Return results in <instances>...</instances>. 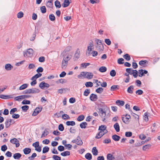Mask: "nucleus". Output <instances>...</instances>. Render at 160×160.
<instances>
[{
    "instance_id": "59",
    "label": "nucleus",
    "mask_w": 160,
    "mask_h": 160,
    "mask_svg": "<svg viewBox=\"0 0 160 160\" xmlns=\"http://www.w3.org/2000/svg\"><path fill=\"white\" fill-rule=\"evenodd\" d=\"M62 118L64 120H66L67 119H70V117L67 114H64L62 116Z\"/></svg>"
},
{
    "instance_id": "25",
    "label": "nucleus",
    "mask_w": 160,
    "mask_h": 160,
    "mask_svg": "<svg viewBox=\"0 0 160 160\" xmlns=\"http://www.w3.org/2000/svg\"><path fill=\"white\" fill-rule=\"evenodd\" d=\"M130 75H132L135 78H136L138 76V72L136 70H132V73H131Z\"/></svg>"
},
{
    "instance_id": "50",
    "label": "nucleus",
    "mask_w": 160,
    "mask_h": 160,
    "mask_svg": "<svg viewBox=\"0 0 160 160\" xmlns=\"http://www.w3.org/2000/svg\"><path fill=\"white\" fill-rule=\"evenodd\" d=\"M124 59L122 58H119L118 60V63L119 64H122L124 63Z\"/></svg>"
},
{
    "instance_id": "60",
    "label": "nucleus",
    "mask_w": 160,
    "mask_h": 160,
    "mask_svg": "<svg viewBox=\"0 0 160 160\" xmlns=\"http://www.w3.org/2000/svg\"><path fill=\"white\" fill-rule=\"evenodd\" d=\"M43 69L42 67H39L36 70V72L39 73V72H43Z\"/></svg>"
},
{
    "instance_id": "10",
    "label": "nucleus",
    "mask_w": 160,
    "mask_h": 160,
    "mask_svg": "<svg viewBox=\"0 0 160 160\" xmlns=\"http://www.w3.org/2000/svg\"><path fill=\"white\" fill-rule=\"evenodd\" d=\"M105 134L104 132L100 131L97 134L95 138L97 139H99Z\"/></svg>"
},
{
    "instance_id": "49",
    "label": "nucleus",
    "mask_w": 160,
    "mask_h": 160,
    "mask_svg": "<svg viewBox=\"0 0 160 160\" xmlns=\"http://www.w3.org/2000/svg\"><path fill=\"white\" fill-rule=\"evenodd\" d=\"M52 158L54 160H61V157L58 155H53Z\"/></svg>"
},
{
    "instance_id": "18",
    "label": "nucleus",
    "mask_w": 160,
    "mask_h": 160,
    "mask_svg": "<svg viewBox=\"0 0 160 160\" xmlns=\"http://www.w3.org/2000/svg\"><path fill=\"white\" fill-rule=\"evenodd\" d=\"M24 153L25 154H28L30 153L31 152V150L29 148H25L23 150Z\"/></svg>"
},
{
    "instance_id": "38",
    "label": "nucleus",
    "mask_w": 160,
    "mask_h": 160,
    "mask_svg": "<svg viewBox=\"0 0 160 160\" xmlns=\"http://www.w3.org/2000/svg\"><path fill=\"white\" fill-rule=\"evenodd\" d=\"M90 93V90L88 89H86L84 92L83 95L85 96H87Z\"/></svg>"
},
{
    "instance_id": "52",
    "label": "nucleus",
    "mask_w": 160,
    "mask_h": 160,
    "mask_svg": "<svg viewBox=\"0 0 160 160\" xmlns=\"http://www.w3.org/2000/svg\"><path fill=\"white\" fill-rule=\"evenodd\" d=\"M37 154L35 153H33L31 156L29 157L28 158L30 160H33V158H35L37 156Z\"/></svg>"
},
{
    "instance_id": "39",
    "label": "nucleus",
    "mask_w": 160,
    "mask_h": 160,
    "mask_svg": "<svg viewBox=\"0 0 160 160\" xmlns=\"http://www.w3.org/2000/svg\"><path fill=\"white\" fill-rule=\"evenodd\" d=\"M40 9L42 13H45L46 12L47 10L45 6L41 7Z\"/></svg>"
},
{
    "instance_id": "21",
    "label": "nucleus",
    "mask_w": 160,
    "mask_h": 160,
    "mask_svg": "<svg viewBox=\"0 0 160 160\" xmlns=\"http://www.w3.org/2000/svg\"><path fill=\"white\" fill-rule=\"evenodd\" d=\"M92 151L93 155L96 156L98 154V151L96 147H94L93 148Z\"/></svg>"
},
{
    "instance_id": "53",
    "label": "nucleus",
    "mask_w": 160,
    "mask_h": 160,
    "mask_svg": "<svg viewBox=\"0 0 160 160\" xmlns=\"http://www.w3.org/2000/svg\"><path fill=\"white\" fill-rule=\"evenodd\" d=\"M18 18H20L23 16V13L22 12H19L17 15Z\"/></svg>"
},
{
    "instance_id": "44",
    "label": "nucleus",
    "mask_w": 160,
    "mask_h": 160,
    "mask_svg": "<svg viewBox=\"0 0 160 160\" xmlns=\"http://www.w3.org/2000/svg\"><path fill=\"white\" fill-rule=\"evenodd\" d=\"M103 90V88L99 87L96 89V92L98 93H101Z\"/></svg>"
},
{
    "instance_id": "32",
    "label": "nucleus",
    "mask_w": 160,
    "mask_h": 160,
    "mask_svg": "<svg viewBox=\"0 0 160 160\" xmlns=\"http://www.w3.org/2000/svg\"><path fill=\"white\" fill-rule=\"evenodd\" d=\"M28 84L25 83L22 85L19 88V90H22L27 88L28 87Z\"/></svg>"
},
{
    "instance_id": "16",
    "label": "nucleus",
    "mask_w": 160,
    "mask_h": 160,
    "mask_svg": "<svg viewBox=\"0 0 160 160\" xmlns=\"http://www.w3.org/2000/svg\"><path fill=\"white\" fill-rule=\"evenodd\" d=\"M70 4V2L69 0H65L64 3L62 4V6L63 8H66L68 7Z\"/></svg>"
},
{
    "instance_id": "2",
    "label": "nucleus",
    "mask_w": 160,
    "mask_h": 160,
    "mask_svg": "<svg viewBox=\"0 0 160 160\" xmlns=\"http://www.w3.org/2000/svg\"><path fill=\"white\" fill-rule=\"evenodd\" d=\"M71 142L73 143H75L77 145L79 146L82 145L83 143L79 136H78L76 139H75L72 140Z\"/></svg>"
},
{
    "instance_id": "30",
    "label": "nucleus",
    "mask_w": 160,
    "mask_h": 160,
    "mask_svg": "<svg viewBox=\"0 0 160 160\" xmlns=\"http://www.w3.org/2000/svg\"><path fill=\"white\" fill-rule=\"evenodd\" d=\"M67 82V80L64 79H59L56 82V83L57 84L59 83H66Z\"/></svg>"
},
{
    "instance_id": "24",
    "label": "nucleus",
    "mask_w": 160,
    "mask_h": 160,
    "mask_svg": "<svg viewBox=\"0 0 160 160\" xmlns=\"http://www.w3.org/2000/svg\"><path fill=\"white\" fill-rule=\"evenodd\" d=\"M112 138L115 141H118L120 138V137L116 134L113 135L112 137Z\"/></svg>"
},
{
    "instance_id": "20",
    "label": "nucleus",
    "mask_w": 160,
    "mask_h": 160,
    "mask_svg": "<svg viewBox=\"0 0 160 160\" xmlns=\"http://www.w3.org/2000/svg\"><path fill=\"white\" fill-rule=\"evenodd\" d=\"M21 156L22 155L20 153H17L14 154L13 157L15 159H18L21 157Z\"/></svg>"
},
{
    "instance_id": "6",
    "label": "nucleus",
    "mask_w": 160,
    "mask_h": 160,
    "mask_svg": "<svg viewBox=\"0 0 160 160\" xmlns=\"http://www.w3.org/2000/svg\"><path fill=\"white\" fill-rule=\"evenodd\" d=\"M107 127L105 125H101L99 127L98 130L103 132L104 133H107L108 132V131L106 129Z\"/></svg>"
},
{
    "instance_id": "15",
    "label": "nucleus",
    "mask_w": 160,
    "mask_h": 160,
    "mask_svg": "<svg viewBox=\"0 0 160 160\" xmlns=\"http://www.w3.org/2000/svg\"><path fill=\"white\" fill-rule=\"evenodd\" d=\"M87 72H81L80 74L78 76V77L79 78H81L82 77L84 78H86Z\"/></svg>"
},
{
    "instance_id": "51",
    "label": "nucleus",
    "mask_w": 160,
    "mask_h": 160,
    "mask_svg": "<svg viewBox=\"0 0 160 160\" xmlns=\"http://www.w3.org/2000/svg\"><path fill=\"white\" fill-rule=\"evenodd\" d=\"M110 74L112 77H114L116 75L115 71L114 70H112L110 72Z\"/></svg>"
},
{
    "instance_id": "17",
    "label": "nucleus",
    "mask_w": 160,
    "mask_h": 160,
    "mask_svg": "<svg viewBox=\"0 0 160 160\" xmlns=\"http://www.w3.org/2000/svg\"><path fill=\"white\" fill-rule=\"evenodd\" d=\"M93 76V74L91 72H87L86 78L88 79H91Z\"/></svg>"
},
{
    "instance_id": "46",
    "label": "nucleus",
    "mask_w": 160,
    "mask_h": 160,
    "mask_svg": "<svg viewBox=\"0 0 160 160\" xmlns=\"http://www.w3.org/2000/svg\"><path fill=\"white\" fill-rule=\"evenodd\" d=\"M130 112L131 114L134 117L135 119H137L138 120L139 119V117L138 115L133 112L131 110H130Z\"/></svg>"
},
{
    "instance_id": "47",
    "label": "nucleus",
    "mask_w": 160,
    "mask_h": 160,
    "mask_svg": "<svg viewBox=\"0 0 160 160\" xmlns=\"http://www.w3.org/2000/svg\"><path fill=\"white\" fill-rule=\"evenodd\" d=\"M50 20L52 21H54L55 19V17L53 14H50L49 15Z\"/></svg>"
},
{
    "instance_id": "37",
    "label": "nucleus",
    "mask_w": 160,
    "mask_h": 160,
    "mask_svg": "<svg viewBox=\"0 0 160 160\" xmlns=\"http://www.w3.org/2000/svg\"><path fill=\"white\" fill-rule=\"evenodd\" d=\"M85 85L86 87H92L93 86V84L91 82H87L85 83Z\"/></svg>"
},
{
    "instance_id": "28",
    "label": "nucleus",
    "mask_w": 160,
    "mask_h": 160,
    "mask_svg": "<svg viewBox=\"0 0 160 160\" xmlns=\"http://www.w3.org/2000/svg\"><path fill=\"white\" fill-rule=\"evenodd\" d=\"M85 158L88 160H91L92 159V155L89 153H88L85 155Z\"/></svg>"
},
{
    "instance_id": "14",
    "label": "nucleus",
    "mask_w": 160,
    "mask_h": 160,
    "mask_svg": "<svg viewBox=\"0 0 160 160\" xmlns=\"http://www.w3.org/2000/svg\"><path fill=\"white\" fill-rule=\"evenodd\" d=\"M80 57V51L78 49L77 50L74 55V59L75 60H77Z\"/></svg>"
},
{
    "instance_id": "31",
    "label": "nucleus",
    "mask_w": 160,
    "mask_h": 160,
    "mask_svg": "<svg viewBox=\"0 0 160 160\" xmlns=\"http://www.w3.org/2000/svg\"><path fill=\"white\" fill-rule=\"evenodd\" d=\"M87 125L88 123L86 122H83L80 124V126L82 128H85Z\"/></svg>"
},
{
    "instance_id": "42",
    "label": "nucleus",
    "mask_w": 160,
    "mask_h": 160,
    "mask_svg": "<svg viewBox=\"0 0 160 160\" xmlns=\"http://www.w3.org/2000/svg\"><path fill=\"white\" fill-rule=\"evenodd\" d=\"M49 133L48 131L46 130L45 129L43 133H42L41 135V138H43L47 136Z\"/></svg>"
},
{
    "instance_id": "4",
    "label": "nucleus",
    "mask_w": 160,
    "mask_h": 160,
    "mask_svg": "<svg viewBox=\"0 0 160 160\" xmlns=\"http://www.w3.org/2000/svg\"><path fill=\"white\" fill-rule=\"evenodd\" d=\"M10 142L13 144H15L16 145V148H18L20 146V143L19 141L16 138H13L12 139L10 140Z\"/></svg>"
},
{
    "instance_id": "29",
    "label": "nucleus",
    "mask_w": 160,
    "mask_h": 160,
    "mask_svg": "<svg viewBox=\"0 0 160 160\" xmlns=\"http://www.w3.org/2000/svg\"><path fill=\"white\" fill-rule=\"evenodd\" d=\"M66 124L68 126H73L75 125V123L73 121H68L66 122Z\"/></svg>"
},
{
    "instance_id": "5",
    "label": "nucleus",
    "mask_w": 160,
    "mask_h": 160,
    "mask_svg": "<svg viewBox=\"0 0 160 160\" xmlns=\"http://www.w3.org/2000/svg\"><path fill=\"white\" fill-rule=\"evenodd\" d=\"M42 109V108L37 107L34 110L32 115L34 116L37 115L41 111Z\"/></svg>"
},
{
    "instance_id": "41",
    "label": "nucleus",
    "mask_w": 160,
    "mask_h": 160,
    "mask_svg": "<svg viewBox=\"0 0 160 160\" xmlns=\"http://www.w3.org/2000/svg\"><path fill=\"white\" fill-rule=\"evenodd\" d=\"M123 57L127 61H129L131 59L130 56L128 54H126Z\"/></svg>"
},
{
    "instance_id": "22",
    "label": "nucleus",
    "mask_w": 160,
    "mask_h": 160,
    "mask_svg": "<svg viewBox=\"0 0 160 160\" xmlns=\"http://www.w3.org/2000/svg\"><path fill=\"white\" fill-rule=\"evenodd\" d=\"M114 128L117 132H119L120 131V127L118 123H116L114 125Z\"/></svg>"
},
{
    "instance_id": "27",
    "label": "nucleus",
    "mask_w": 160,
    "mask_h": 160,
    "mask_svg": "<svg viewBox=\"0 0 160 160\" xmlns=\"http://www.w3.org/2000/svg\"><path fill=\"white\" fill-rule=\"evenodd\" d=\"M70 154V152L68 151H65L61 153V155L63 157H65L67 156H69Z\"/></svg>"
},
{
    "instance_id": "43",
    "label": "nucleus",
    "mask_w": 160,
    "mask_h": 160,
    "mask_svg": "<svg viewBox=\"0 0 160 160\" xmlns=\"http://www.w3.org/2000/svg\"><path fill=\"white\" fill-rule=\"evenodd\" d=\"M84 119V116L83 115L79 116L77 118V120L78 121H81Z\"/></svg>"
},
{
    "instance_id": "26",
    "label": "nucleus",
    "mask_w": 160,
    "mask_h": 160,
    "mask_svg": "<svg viewBox=\"0 0 160 160\" xmlns=\"http://www.w3.org/2000/svg\"><path fill=\"white\" fill-rule=\"evenodd\" d=\"M97 50L100 51H102L103 49V46L102 44H99V45H97L96 47Z\"/></svg>"
},
{
    "instance_id": "48",
    "label": "nucleus",
    "mask_w": 160,
    "mask_h": 160,
    "mask_svg": "<svg viewBox=\"0 0 160 160\" xmlns=\"http://www.w3.org/2000/svg\"><path fill=\"white\" fill-rule=\"evenodd\" d=\"M55 5L56 8H60L61 7L60 2L57 0L55 2Z\"/></svg>"
},
{
    "instance_id": "12",
    "label": "nucleus",
    "mask_w": 160,
    "mask_h": 160,
    "mask_svg": "<svg viewBox=\"0 0 160 160\" xmlns=\"http://www.w3.org/2000/svg\"><path fill=\"white\" fill-rule=\"evenodd\" d=\"M68 63V61L65 58V57H64L62 61V68L65 67Z\"/></svg>"
},
{
    "instance_id": "56",
    "label": "nucleus",
    "mask_w": 160,
    "mask_h": 160,
    "mask_svg": "<svg viewBox=\"0 0 160 160\" xmlns=\"http://www.w3.org/2000/svg\"><path fill=\"white\" fill-rule=\"evenodd\" d=\"M58 150L60 152H62L64 150V147L62 145H60L58 147Z\"/></svg>"
},
{
    "instance_id": "9",
    "label": "nucleus",
    "mask_w": 160,
    "mask_h": 160,
    "mask_svg": "<svg viewBox=\"0 0 160 160\" xmlns=\"http://www.w3.org/2000/svg\"><path fill=\"white\" fill-rule=\"evenodd\" d=\"M90 99L92 101H95L98 99L97 96L96 94L92 93L90 96Z\"/></svg>"
},
{
    "instance_id": "34",
    "label": "nucleus",
    "mask_w": 160,
    "mask_h": 160,
    "mask_svg": "<svg viewBox=\"0 0 160 160\" xmlns=\"http://www.w3.org/2000/svg\"><path fill=\"white\" fill-rule=\"evenodd\" d=\"M107 68L104 66H102L99 69V71L102 72H105L107 71Z\"/></svg>"
},
{
    "instance_id": "64",
    "label": "nucleus",
    "mask_w": 160,
    "mask_h": 160,
    "mask_svg": "<svg viewBox=\"0 0 160 160\" xmlns=\"http://www.w3.org/2000/svg\"><path fill=\"white\" fill-rule=\"evenodd\" d=\"M112 155L110 153L108 154L107 158V160H112Z\"/></svg>"
},
{
    "instance_id": "61",
    "label": "nucleus",
    "mask_w": 160,
    "mask_h": 160,
    "mask_svg": "<svg viewBox=\"0 0 160 160\" xmlns=\"http://www.w3.org/2000/svg\"><path fill=\"white\" fill-rule=\"evenodd\" d=\"M132 135V133L131 132H125V135L126 137H130Z\"/></svg>"
},
{
    "instance_id": "63",
    "label": "nucleus",
    "mask_w": 160,
    "mask_h": 160,
    "mask_svg": "<svg viewBox=\"0 0 160 160\" xmlns=\"http://www.w3.org/2000/svg\"><path fill=\"white\" fill-rule=\"evenodd\" d=\"M45 61V58L43 56L39 57V61L41 62H44Z\"/></svg>"
},
{
    "instance_id": "58",
    "label": "nucleus",
    "mask_w": 160,
    "mask_h": 160,
    "mask_svg": "<svg viewBox=\"0 0 160 160\" xmlns=\"http://www.w3.org/2000/svg\"><path fill=\"white\" fill-rule=\"evenodd\" d=\"M7 147L6 145H4L1 146V149L3 152L5 151L7 149Z\"/></svg>"
},
{
    "instance_id": "57",
    "label": "nucleus",
    "mask_w": 160,
    "mask_h": 160,
    "mask_svg": "<svg viewBox=\"0 0 160 160\" xmlns=\"http://www.w3.org/2000/svg\"><path fill=\"white\" fill-rule=\"evenodd\" d=\"M5 124L6 128H9L11 124V123L9 122H8V120H7V119L6 120V121L5 122Z\"/></svg>"
},
{
    "instance_id": "40",
    "label": "nucleus",
    "mask_w": 160,
    "mask_h": 160,
    "mask_svg": "<svg viewBox=\"0 0 160 160\" xmlns=\"http://www.w3.org/2000/svg\"><path fill=\"white\" fill-rule=\"evenodd\" d=\"M29 107L27 105H24L21 108L23 112H26L29 109Z\"/></svg>"
},
{
    "instance_id": "62",
    "label": "nucleus",
    "mask_w": 160,
    "mask_h": 160,
    "mask_svg": "<svg viewBox=\"0 0 160 160\" xmlns=\"http://www.w3.org/2000/svg\"><path fill=\"white\" fill-rule=\"evenodd\" d=\"M53 3L51 2H48L46 3V6L49 8H52V7Z\"/></svg>"
},
{
    "instance_id": "13",
    "label": "nucleus",
    "mask_w": 160,
    "mask_h": 160,
    "mask_svg": "<svg viewBox=\"0 0 160 160\" xmlns=\"http://www.w3.org/2000/svg\"><path fill=\"white\" fill-rule=\"evenodd\" d=\"M13 68L10 64H7L5 66V69L7 71H10Z\"/></svg>"
},
{
    "instance_id": "1",
    "label": "nucleus",
    "mask_w": 160,
    "mask_h": 160,
    "mask_svg": "<svg viewBox=\"0 0 160 160\" xmlns=\"http://www.w3.org/2000/svg\"><path fill=\"white\" fill-rule=\"evenodd\" d=\"M33 53V51L32 49L29 48L26 51L23 52V55L24 57H32Z\"/></svg>"
},
{
    "instance_id": "55",
    "label": "nucleus",
    "mask_w": 160,
    "mask_h": 160,
    "mask_svg": "<svg viewBox=\"0 0 160 160\" xmlns=\"http://www.w3.org/2000/svg\"><path fill=\"white\" fill-rule=\"evenodd\" d=\"M58 129L61 131H62L64 130V127L62 124H61L59 125Z\"/></svg>"
},
{
    "instance_id": "45",
    "label": "nucleus",
    "mask_w": 160,
    "mask_h": 160,
    "mask_svg": "<svg viewBox=\"0 0 160 160\" xmlns=\"http://www.w3.org/2000/svg\"><path fill=\"white\" fill-rule=\"evenodd\" d=\"M31 102L29 100H27L26 99H24L22 102V104L23 105L25 104H30Z\"/></svg>"
},
{
    "instance_id": "3",
    "label": "nucleus",
    "mask_w": 160,
    "mask_h": 160,
    "mask_svg": "<svg viewBox=\"0 0 160 160\" xmlns=\"http://www.w3.org/2000/svg\"><path fill=\"white\" fill-rule=\"evenodd\" d=\"M131 118L130 115L128 114L123 115L122 117V119L124 123L126 124H128L129 121L128 120Z\"/></svg>"
},
{
    "instance_id": "23",
    "label": "nucleus",
    "mask_w": 160,
    "mask_h": 160,
    "mask_svg": "<svg viewBox=\"0 0 160 160\" xmlns=\"http://www.w3.org/2000/svg\"><path fill=\"white\" fill-rule=\"evenodd\" d=\"M134 89V87L133 86L131 85L128 88L127 92L129 93L132 94L133 92V90Z\"/></svg>"
},
{
    "instance_id": "36",
    "label": "nucleus",
    "mask_w": 160,
    "mask_h": 160,
    "mask_svg": "<svg viewBox=\"0 0 160 160\" xmlns=\"http://www.w3.org/2000/svg\"><path fill=\"white\" fill-rule=\"evenodd\" d=\"M0 98L3 99H7L11 98L10 96L8 95H0Z\"/></svg>"
},
{
    "instance_id": "35",
    "label": "nucleus",
    "mask_w": 160,
    "mask_h": 160,
    "mask_svg": "<svg viewBox=\"0 0 160 160\" xmlns=\"http://www.w3.org/2000/svg\"><path fill=\"white\" fill-rule=\"evenodd\" d=\"M49 150V148L48 146H45L43 147L42 150V153H45L48 152Z\"/></svg>"
},
{
    "instance_id": "33",
    "label": "nucleus",
    "mask_w": 160,
    "mask_h": 160,
    "mask_svg": "<svg viewBox=\"0 0 160 160\" xmlns=\"http://www.w3.org/2000/svg\"><path fill=\"white\" fill-rule=\"evenodd\" d=\"M150 144H147L144 145L142 147V150L144 151H146L148 149L151 147Z\"/></svg>"
},
{
    "instance_id": "19",
    "label": "nucleus",
    "mask_w": 160,
    "mask_h": 160,
    "mask_svg": "<svg viewBox=\"0 0 160 160\" xmlns=\"http://www.w3.org/2000/svg\"><path fill=\"white\" fill-rule=\"evenodd\" d=\"M116 103L118 106H123L125 103V102L123 101L117 100L116 102Z\"/></svg>"
},
{
    "instance_id": "11",
    "label": "nucleus",
    "mask_w": 160,
    "mask_h": 160,
    "mask_svg": "<svg viewBox=\"0 0 160 160\" xmlns=\"http://www.w3.org/2000/svg\"><path fill=\"white\" fill-rule=\"evenodd\" d=\"M148 61L147 60H141L139 62V65L143 66L144 67H146V64L148 63Z\"/></svg>"
},
{
    "instance_id": "8",
    "label": "nucleus",
    "mask_w": 160,
    "mask_h": 160,
    "mask_svg": "<svg viewBox=\"0 0 160 160\" xmlns=\"http://www.w3.org/2000/svg\"><path fill=\"white\" fill-rule=\"evenodd\" d=\"M148 73V72L145 70L141 69L139 70L138 76L140 77H142L144 75V74H147Z\"/></svg>"
},
{
    "instance_id": "54",
    "label": "nucleus",
    "mask_w": 160,
    "mask_h": 160,
    "mask_svg": "<svg viewBox=\"0 0 160 160\" xmlns=\"http://www.w3.org/2000/svg\"><path fill=\"white\" fill-rule=\"evenodd\" d=\"M118 87V85H113L111 86L110 90L111 91H114L116 89H118L119 88Z\"/></svg>"
},
{
    "instance_id": "7",
    "label": "nucleus",
    "mask_w": 160,
    "mask_h": 160,
    "mask_svg": "<svg viewBox=\"0 0 160 160\" xmlns=\"http://www.w3.org/2000/svg\"><path fill=\"white\" fill-rule=\"evenodd\" d=\"M29 94H34L38 93L40 92V90L36 88L29 89Z\"/></svg>"
}]
</instances>
